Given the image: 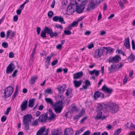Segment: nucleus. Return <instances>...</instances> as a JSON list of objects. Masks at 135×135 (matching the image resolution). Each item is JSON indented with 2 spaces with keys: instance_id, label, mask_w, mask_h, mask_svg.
Returning <instances> with one entry per match:
<instances>
[{
  "instance_id": "nucleus-1",
  "label": "nucleus",
  "mask_w": 135,
  "mask_h": 135,
  "mask_svg": "<svg viewBox=\"0 0 135 135\" xmlns=\"http://www.w3.org/2000/svg\"><path fill=\"white\" fill-rule=\"evenodd\" d=\"M105 108L106 110L111 112L112 113H116L118 110L119 107L118 105L114 104L112 103L107 104L104 103L100 104L98 107L97 110V114L94 117L95 120H98L100 119H103L105 118V116L102 117L103 109Z\"/></svg>"
},
{
  "instance_id": "nucleus-2",
  "label": "nucleus",
  "mask_w": 135,
  "mask_h": 135,
  "mask_svg": "<svg viewBox=\"0 0 135 135\" xmlns=\"http://www.w3.org/2000/svg\"><path fill=\"white\" fill-rule=\"evenodd\" d=\"M46 33L49 35L51 38L55 37L57 36L59 33L56 32H53L52 30L47 26L44 27V30H42L41 32V36L43 38H46Z\"/></svg>"
},
{
  "instance_id": "nucleus-3",
  "label": "nucleus",
  "mask_w": 135,
  "mask_h": 135,
  "mask_svg": "<svg viewBox=\"0 0 135 135\" xmlns=\"http://www.w3.org/2000/svg\"><path fill=\"white\" fill-rule=\"evenodd\" d=\"M32 116L30 114L25 115L23 117V122L25 125L24 128L25 130H28L29 129V122H31Z\"/></svg>"
},
{
  "instance_id": "nucleus-4",
  "label": "nucleus",
  "mask_w": 135,
  "mask_h": 135,
  "mask_svg": "<svg viewBox=\"0 0 135 135\" xmlns=\"http://www.w3.org/2000/svg\"><path fill=\"white\" fill-rule=\"evenodd\" d=\"M78 1L81 2L82 3L80 5L76 6V11L79 13H80L83 12L85 7V3L86 0H78Z\"/></svg>"
},
{
  "instance_id": "nucleus-5",
  "label": "nucleus",
  "mask_w": 135,
  "mask_h": 135,
  "mask_svg": "<svg viewBox=\"0 0 135 135\" xmlns=\"http://www.w3.org/2000/svg\"><path fill=\"white\" fill-rule=\"evenodd\" d=\"M99 3V2L97 0H90V4H88L87 8V11H90L91 10L95 8L96 5Z\"/></svg>"
},
{
  "instance_id": "nucleus-6",
  "label": "nucleus",
  "mask_w": 135,
  "mask_h": 135,
  "mask_svg": "<svg viewBox=\"0 0 135 135\" xmlns=\"http://www.w3.org/2000/svg\"><path fill=\"white\" fill-rule=\"evenodd\" d=\"M14 88L13 87L9 86L6 88L4 92V97L5 98H8L11 96L13 92Z\"/></svg>"
},
{
  "instance_id": "nucleus-7",
  "label": "nucleus",
  "mask_w": 135,
  "mask_h": 135,
  "mask_svg": "<svg viewBox=\"0 0 135 135\" xmlns=\"http://www.w3.org/2000/svg\"><path fill=\"white\" fill-rule=\"evenodd\" d=\"M104 51L105 50L102 48L96 50L94 52V57L97 58H99L103 54Z\"/></svg>"
},
{
  "instance_id": "nucleus-8",
  "label": "nucleus",
  "mask_w": 135,
  "mask_h": 135,
  "mask_svg": "<svg viewBox=\"0 0 135 135\" xmlns=\"http://www.w3.org/2000/svg\"><path fill=\"white\" fill-rule=\"evenodd\" d=\"M121 59V57L119 55H116L113 57L109 58L108 62L109 63H115L118 62Z\"/></svg>"
},
{
  "instance_id": "nucleus-9",
  "label": "nucleus",
  "mask_w": 135,
  "mask_h": 135,
  "mask_svg": "<svg viewBox=\"0 0 135 135\" xmlns=\"http://www.w3.org/2000/svg\"><path fill=\"white\" fill-rule=\"evenodd\" d=\"M15 68L14 64L12 62L10 63L7 67L6 69V73L9 74L12 73Z\"/></svg>"
},
{
  "instance_id": "nucleus-10",
  "label": "nucleus",
  "mask_w": 135,
  "mask_h": 135,
  "mask_svg": "<svg viewBox=\"0 0 135 135\" xmlns=\"http://www.w3.org/2000/svg\"><path fill=\"white\" fill-rule=\"evenodd\" d=\"M53 106V108L56 114L60 113L62 111L63 107L62 105H56V104H54Z\"/></svg>"
},
{
  "instance_id": "nucleus-11",
  "label": "nucleus",
  "mask_w": 135,
  "mask_h": 135,
  "mask_svg": "<svg viewBox=\"0 0 135 135\" xmlns=\"http://www.w3.org/2000/svg\"><path fill=\"white\" fill-rule=\"evenodd\" d=\"M48 118V115L47 114H43L39 117L38 119L39 121L41 123H45L46 122Z\"/></svg>"
},
{
  "instance_id": "nucleus-12",
  "label": "nucleus",
  "mask_w": 135,
  "mask_h": 135,
  "mask_svg": "<svg viewBox=\"0 0 135 135\" xmlns=\"http://www.w3.org/2000/svg\"><path fill=\"white\" fill-rule=\"evenodd\" d=\"M53 20L55 22H57L59 21V22L61 23L65 24V22L63 18L61 16H55L53 17Z\"/></svg>"
},
{
  "instance_id": "nucleus-13",
  "label": "nucleus",
  "mask_w": 135,
  "mask_h": 135,
  "mask_svg": "<svg viewBox=\"0 0 135 135\" xmlns=\"http://www.w3.org/2000/svg\"><path fill=\"white\" fill-rule=\"evenodd\" d=\"M101 97L104 98V94L101 92H99L98 91H95L94 93V98L95 100H97V98Z\"/></svg>"
},
{
  "instance_id": "nucleus-14",
  "label": "nucleus",
  "mask_w": 135,
  "mask_h": 135,
  "mask_svg": "<svg viewBox=\"0 0 135 135\" xmlns=\"http://www.w3.org/2000/svg\"><path fill=\"white\" fill-rule=\"evenodd\" d=\"M102 90L105 92V93L109 94L108 96L112 92L113 90L112 89H109L105 85H104L102 88Z\"/></svg>"
},
{
  "instance_id": "nucleus-15",
  "label": "nucleus",
  "mask_w": 135,
  "mask_h": 135,
  "mask_svg": "<svg viewBox=\"0 0 135 135\" xmlns=\"http://www.w3.org/2000/svg\"><path fill=\"white\" fill-rule=\"evenodd\" d=\"M75 11L74 9L73 8V5L71 4L67 7L66 13L69 15H70Z\"/></svg>"
},
{
  "instance_id": "nucleus-16",
  "label": "nucleus",
  "mask_w": 135,
  "mask_h": 135,
  "mask_svg": "<svg viewBox=\"0 0 135 135\" xmlns=\"http://www.w3.org/2000/svg\"><path fill=\"white\" fill-rule=\"evenodd\" d=\"M66 88V85L63 84L62 86H59L57 88L59 93L60 94H62L65 91Z\"/></svg>"
},
{
  "instance_id": "nucleus-17",
  "label": "nucleus",
  "mask_w": 135,
  "mask_h": 135,
  "mask_svg": "<svg viewBox=\"0 0 135 135\" xmlns=\"http://www.w3.org/2000/svg\"><path fill=\"white\" fill-rule=\"evenodd\" d=\"M74 133L73 131L72 128H68L64 130V135H72Z\"/></svg>"
},
{
  "instance_id": "nucleus-18",
  "label": "nucleus",
  "mask_w": 135,
  "mask_h": 135,
  "mask_svg": "<svg viewBox=\"0 0 135 135\" xmlns=\"http://www.w3.org/2000/svg\"><path fill=\"white\" fill-rule=\"evenodd\" d=\"M27 100L23 101L21 105V110L22 111L25 110L26 109L27 107Z\"/></svg>"
},
{
  "instance_id": "nucleus-19",
  "label": "nucleus",
  "mask_w": 135,
  "mask_h": 135,
  "mask_svg": "<svg viewBox=\"0 0 135 135\" xmlns=\"http://www.w3.org/2000/svg\"><path fill=\"white\" fill-rule=\"evenodd\" d=\"M83 75V72L82 71L75 73L73 75L74 79H77L80 78Z\"/></svg>"
},
{
  "instance_id": "nucleus-20",
  "label": "nucleus",
  "mask_w": 135,
  "mask_h": 135,
  "mask_svg": "<svg viewBox=\"0 0 135 135\" xmlns=\"http://www.w3.org/2000/svg\"><path fill=\"white\" fill-rule=\"evenodd\" d=\"M124 45L127 49H130V46L129 38H125L124 41Z\"/></svg>"
},
{
  "instance_id": "nucleus-21",
  "label": "nucleus",
  "mask_w": 135,
  "mask_h": 135,
  "mask_svg": "<svg viewBox=\"0 0 135 135\" xmlns=\"http://www.w3.org/2000/svg\"><path fill=\"white\" fill-rule=\"evenodd\" d=\"M117 66L116 65L113 64L110 67L109 69V72L112 73L116 71Z\"/></svg>"
},
{
  "instance_id": "nucleus-22",
  "label": "nucleus",
  "mask_w": 135,
  "mask_h": 135,
  "mask_svg": "<svg viewBox=\"0 0 135 135\" xmlns=\"http://www.w3.org/2000/svg\"><path fill=\"white\" fill-rule=\"evenodd\" d=\"M100 71L96 70H94L92 71H90L89 74L90 75H92L95 74V76L98 77L99 76V74Z\"/></svg>"
},
{
  "instance_id": "nucleus-23",
  "label": "nucleus",
  "mask_w": 135,
  "mask_h": 135,
  "mask_svg": "<svg viewBox=\"0 0 135 135\" xmlns=\"http://www.w3.org/2000/svg\"><path fill=\"white\" fill-rule=\"evenodd\" d=\"M49 113L50 115L49 119L52 120L54 119L56 117V115L53 113L51 109H49Z\"/></svg>"
},
{
  "instance_id": "nucleus-24",
  "label": "nucleus",
  "mask_w": 135,
  "mask_h": 135,
  "mask_svg": "<svg viewBox=\"0 0 135 135\" xmlns=\"http://www.w3.org/2000/svg\"><path fill=\"white\" fill-rule=\"evenodd\" d=\"M82 80L78 81L76 80L74 81L73 83L75 88L79 87L81 85L82 83Z\"/></svg>"
},
{
  "instance_id": "nucleus-25",
  "label": "nucleus",
  "mask_w": 135,
  "mask_h": 135,
  "mask_svg": "<svg viewBox=\"0 0 135 135\" xmlns=\"http://www.w3.org/2000/svg\"><path fill=\"white\" fill-rule=\"evenodd\" d=\"M35 101V99H32L28 101V106L30 107H32L34 106Z\"/></svg>"
},
{
  "instance_id": "nucleus-26",
  "label": "nucleus",
  "mask_w": 135,
  "mask_h": 135,
  "mask_svg": "<svg viewBox=\"0 0 135 135\" xmlns=\"http://www.w3.org/2000/svg\"><path fill=\"white\" fill-rule=\"evenodd\" d=\"M12 33L11 36L12 37H13L15 34V33L14 32H12V31L11 30H8L7 32L6 35V38L7 39L9 37V34L11 33Z\"/></svg>"
},
{
  "instance_id": "nucleus-27",
  "label": "nucleus",
  "mask_w": 135,
  "mask_h": 135,
  "mask_svg": "<svg viewBox=\"0 0 135 135\" xmlns=\"http://www.w3.org/2000/svg\"><path fill=\"white\" fill-rule=\"evenodd\" d=\"M18 89V86L17 85L16 86L15 91L14 93V94L12 97V99L14 100L15 98L17 95V92Z\"/></svg>"
},
{
  "instance_id": "nucleus-28",
  "label": "nucleus",
  "mask_w": 135,
  "mask_h": 135,
  "mask_svg": "<svg viewBox=\"0 0 135 135\" xmlns=\"http://www.w3.org/2000/svg\"><path fill=\"white\" fill-rule=\"evenodd\" d=\"M45 101L46 103L49 104H50L51 105H53V102L52 99L49 98H46L45 99Z\"/></svg>"
},
{
  "instance_id": "nucleus-29",
  "label": "nucleus",
  "mask_w": 135,
  "mask_h": 135,
  "mask_svg": "<svg viewBox=\"0 0 135 135\" xmlns=\"http://www.w3.org/2000/svg\"><path fill=\"white\" fill-rule=\"evenodd\" d=\"M72 89L71 88H69L66 90L65 94L67 96H69L71 93Z\"/></svg>"
},
{
  "instance_id": "nucleus-30",
  "label": "nucleus",
  "mask_w": 135,
  "mask_h": 135,
  "mask_svg": "<svg viewBox=\"0 0 135 135\" xmlns=\"http://www.w3.org/2000/svg\"><path fill=\"white\" fill-rule=\"evenodd\" d=\"M45 92L46 94H51L52 93V91L51 89L50 88L46 89L45 90Z\"/></svg>"
},
{
  "instance_id": "nucleus-31",
  "label": "nucleus",
  "mask_w": 135,
  "mask_h": 135,
  "mask_svg": "<svg viewBox=\"0 0 135 135\" xmlns=\"http://www.w3.org/2000/svg\"><path fill=\"white\" fill-rule=\"evenodd\" d=\"M122 129L119 128L118 129L117 131L114 132L113 135H118L121 132Z\"/></svg>"
},
{
  "instance_id": "nucleus-32",
  "label": "nucleus",
  "mask_w": 135,
  "mask_h": 135,
  "mask_svg": "<svg viewBox=\"0 0 135 135\" xmlns=\"http://www.w3.org/2000/svg\"><path fill=\"white\" fill-rule=\"evenodd\" d=\"M36 79L37 77H36L34 76L32 77L30 80V83L32 84H34Z\"/></svg>"
},
{
  "instance_id": "nucleus-33",
  "label": "nucleus",
  "mask_w": 135,
  "mask_h": 135,
  "mask_svg": "<svg viewBox=\"0 0 135 135\" xmlns=\"http://www.w3.org/2000/svg\"><path fill=\"white\" fill-rule=\"evenodd\" d=\"M54 15L53 12L52 11H49L47 14L48 17L50 18H51Z\"/></svg>"
},
{
  "instance_id": "nucleus-34",
  "label": "nucleus",
  "mask_w": 135,
  "mask_h": 135,
  "mask_svg": "<svg viewBox=\"0 0 135 135\" xmlns=\"http://www.w3.org/2000/svg\"><path fill=\"white\" fill-rule=\"evenodd\" d=\"M52 135H60L59 133L58 130H55L52 132Z\"/></svg>"
},
{
  "instance_id": "nucleus-35",
  "label": "nucleus",
  "mask_w": 135,
  "mask_h": 135,
  "mask_svg": "<svg viewBox=\"0 0 135 135\" xmlns=\"http://www.w3.org/2000/svg\"><path fill=\"white\" fill-rule=\"evenodd\" d=\"M85 85L87 87L90 86L91 85L90 82L88 80H86L85 81Z\"/></svg>"
},
{
  "instance_id": "nucleus-36",
  "label": "nucleus",
  "mask_w": 135,
  "mask_h": 135,
  "mask_svg": "<svg viewBox=\"0 0 135 135\" xmlns=\"http://www.w3.org/2000/svg\"><path fill=\"white\" fill-rule=\"evenodd\" d=\"M2 46L4 48H6L8 47V44L7 42H3L2 43Z\"/></svg>"
},
{
  "instance_id": "nucleus-37",
  "label": "nucleus",
  "mask_w": 135,
  "mask_h": 135,
  "mask_svg": "<svg viewBox=\"0 0 135 135\" xmlns=\"http://www.w3.org/2000/svg\"><path fill=\"white\" fill-rule=\"evenodd\" d=\"M80 117L79 115L78 114L74 116V120L77 121Z\"/></svg>"
},
{
  "instance_id": "nucleus-38",
  "label": "nucleus",
  "mask_w": 135,
  "mask_h": 135,
  "mask_svg": "<svg viewBox=\"0 0 135 135\" xmlns=\"http://www.w3.org/2000/svg\"><path fill=\"white\" fill-rule=\"evenodd\" d=\"M114 50V49L112 48L108 49L107 51L106 54H112L113 52V51Z\"/></svg>"
},
{
  "instance_id": "nucleus-39",
  "label": "nucleus",
  "mask_w": 135,
  "mask_h": 135,
  "mask_svg": "<svg viewBox=\"0 0 135 135\" xmlns=\"http://www.w3.org/2000/svg\"><path fill=\"white\" fill-rule=\"evenodd\" d=\"M116 52L118 54H121L123 55V56L125 55V54L124 53V52L123 51H122V50L117 49L116 51Z\"/></svg>"
},
{
  "instance_id": "nucleus-40",
  "label": "nucleus",
  "mask_w": 135,
  "mask_h": 135,
  "mask_svg": "<svg viewBox=\"0 0 135 135\" xmlns=\"http://www.w3.org/2000/svg\"><path fill=\"white\" fill-rule=\"evenodd\" d=\"M64 33L67 35H69L71 34V31L68 30H66L64 31Z\"/></svg>"
},
{
  "instance_id": "nucleus-41",
  "label": "nucleus",
  "mask_w": 135,
  "mask_h": 135,
  "mask_svg": "<svg viewBox=\"0 0 135 135\" xmlns=\"http://www.w3.org/2000/svg\"><path fill=\"white\" fill-rule=\"evenodd\" d=\"M38 119H36L35 120L34 122H33L32 124L33 126H37L38 125Z\"/></svg>"
},
{
  "instance_id": "nucleus-42",
  "label": "nucleus",
  "mask_w": 135,
  "mask_h": 135,
  "mask_svg": "<svg viewBox=\"0 0 135 135\" xmlns=\"http://www.w3.org/2000/svg\"><path fill=\"white\" fill-rule=\"evenodd\" d=\"M129 58L132 61H133L135 59V57L132 54H131L129 57Z\"/></svg>"
},
{
  "instance_id": "nucleus-43",
  "label": "nucleus",
  "mask_w": 135,
  "mask_h": 135,
  "mask_svg": "<svg viewBox=\"0 0 135 135\" xmlns=\"http://www.w3.org/2000/svg\"><path fill=\"white\" fill-rule=\"evenodd\" d=\"M78 21H74L71 24L73 26H76L78 25Z\"/></svg>"
},
{
  "instance_id": "nucleus-44",
  "label": "nucleus",
  "mask_w": 135,
  "mask_h": 135,
  "mask_svg": "<svg viewBox=\"0 0 135 135\" xmlns=\"http://www.w3.org/2000/svg\"><path fill=\"white\" fill-rule=\"evenodd\" d=\"M7 119V117L5 115H3L1 118V121L2 122L5 121Z\"/></svg>"
},
{
  "instance_id": "nucleus-45",
  "label": "nucleus",
  "mask_w": 135,
  "mask_h": 135,
  "mask_svg": "<svg viewBox=\"0 0 135 135\" xmlns=\"http://www.w3.org/2000/svg\"><path fill=\"white\" fill-rule=\"evenodd\" d=\"M45 127L44 126L42 127L39 130V131L43 134V132L45 131Z\"/></svg>"
},
{
  "instance_id": "nucleus-46",
  "label": "nucleus",
  "mask_w": 135,
  "mask_h": 135,
  "mask_svg": "<svg viewBox=\"0 0 135 135\" xmlns=\"http://www.w3.org/2000/svg\"><path fill=\"white\" fill-rule=\"evenodd\" d=\"M62 101V100H61L60 101L57 102L56 103H55L54 104H56V105L59 104V105H62L63 104Z\"/></svg>"
},
{
  "instance_id": "nucleus-47",
  "label": "nucleus",
  "mask_w": 135,
  "mask_h": 135,
  "mask_svg": "<svg viewBox=\"0 0 135 135\" xmlns=\"http://www.w3.org/2000/svg\"><path fill=\"white\" fill-rule=\"evenodd\" d=\"M78 110V108L76 106H74L71 107V111H73V112H74V111H76Z\"/></svg>"
},
{
  "instance_id": "nucleus-48",
  "label": "nucleus",
  "mask_w": 135,
  "mask_h": 135,
  "mask_svg": "<svg viewBox=\"0 0 135 135\" xmlns=\"http://www.w3.org/2000/svg\"><path fill=\"white\" fill-rule=\"evenodd\" d=\"M91 132L89 130H87L82 135H90V134Z\"/></svg>"
},
{
  "instance_id": "nucleus-49",
  "label": "nucleus",
  "mask_w": 135,
  "mask_h": 135,
  "mask_svg": "<svg viewBox=\"0 0 135 135\" xmlns=\"http://www.w3.org/2000/svg\"><path fill=\"white\" fill-rule=\"evenodd\" d=\"M132 49L133 50H134L135 49V44L133 40L132 41Z\"/></svg>"
},
{
  "instance_id": "nucleus-50",
  "label": "nucleus",
  "mask_w": 135,
  "mask_h": 135,
  "mask_svg": "<svg viewBox=\"0 0 135 135\" xmlns=\"http://www.w3.org/2000/svg\"><path fill=\"white\" fill-rule=\"evenodd\" d=\"M18 19V16L17 15H15L13 16V21L15 22L17 21Z\"/></svg>"
},
{
  "instance_id": "nucleus-51",
  "label": "nucleus",
  "mask_w": 135,
  "mask_h": 135,
  "mask_svg": "<svg viewBox=\"0 0 135 135\" xmlns=\"http://www.w3.org/2000/svg\"><path fill=\"white\" fill-rule=\"evenodd\" d=\"M11 109V108L10 107L8 108L7 109L6 111L4 112V114L6 115H7L9 113Z\"/></svg>"
},
{
  "instance_id": "nucleus-52",
  "label": "nucleus",
  "mask_w": 135,
  "mask_h": 135,
  "mask_svg": "<svg viewBox=\"0 0 135 135\" xmlns=\"http://www.w3.org/2000/svg\"><path fill=\"white\" fill-rule=\"evenodd\" d=\"M18 72V70H15L13 72L12 75V77H14L16 76V74Z\"/></svg>"
},
{
  "instance_id": "nucleus-53",
  "label": "nucleus",
  "mask_w": 135,
  "mask_h": 135,
  "mask_svg": "<svg viewBox=\"0 0 135 135\" xmlns=\"http://www.w3.org/2000/svg\"><path fill=\"white\" fill-rule=\"evenodd\" d=\"M9 57L10 58H12L14 57V55L13 52H11L9 54Z\"/></svg>"
},
{
  "instance_id": "nucleus-54",
  "label": "nucleus",
  "mask_w": 135,
  "mask_h": 135,
  "mask_svg": "<svg viewBox=\"0 0 135 135\" xmlns=\"http://www.w3.org/2000/svg\"><path fill=\"white\" fill-rule=\"evenodd\" d=\"M58 62V60H55L53 61L51 63V65L52 66H54Z\"/></svg>"
},
{
  "instance_id": "nucleus-55",
  "label": "nucleus",
  "mask_w": 135,
  "mask_h": 135,
  "mask_svg": "<svg viewBox=\"0 0 135 135\" xmlns=\"http://www.w3.org/2000/svg\"><path fill=\"white\" fill-rule=\"evenodd\" d=\"M5 34L4 32L2 31L0 33L1 37L2 38H4L5 37Z\"/></svg>"
},
{
  "instance_id": "nucleus-56",
  "label": "nucleus",
  "mask_w": 135,
  "mask_h": 135,
  "mask_svg": "<svg viewBox=\"0 0 135 135\" xmlns=\"http://www.w3.org/2000/svg\"><path fill=\"white\" fill-rule=\"evenodd\" d=\"M71 4L73 6H74L76 3V2L75 0H71L70 2Z\"/></svg>"
},
{
  "instance_id": "nucleus-57",
  "label": "nucleus",
  "mask_w": 135,
  "mask_h": 135,
  "mask_svg": "<svg viewBox=\"0 0 135 135\" xmlns=\"http://www.w3.org/2000/svg\"><path fill=\"white\" fill-rule=\"evenodd\" d=\"M55 0H54L52 1L51 4V8H54L55 4Z\"/></svg>"
},
{
  "instance_id": "nucleus-58",
  "label": "nucleus",
  "mask_w": 135,
  "mask_h": 135,
  "mask_svg": "<svg viewBox=\"0 0 135 135\" xmlns=\"http://www.w3.org/2000/svg\"><path fill=\"white\" fill-rule=\"evenodd\" d=\"M55 27L57 28H60V29H62L63 28V27L61 25H55Z\"/></svg>"
},
{
  "instance_id": "nucleus-59",
  "label": "nucleus",
  "mask_w": 135,
  "mask_h": 135,
  "mask_svg": "<svg viewBox=\"0 0 135 135\" xmlns=\"http://www.w3.org/2000/svg\"><path fill=\"white\" fill-rule=\"evenodd\" d=\"M94 47V44L93 43H92L89 45L88 46V48L89 49H91Z\"/></svg>"
},
{
  "instance_id": "nucleus-60",
  "label": "nucleus",
  "mask_w": 135,
  "mask_h": 135,
  "mask_svg": "<svg viewBox=\"0 0 135 135\" xmlns=\"http://www.w3.org/2000/svg\"><path fill=\"white\" fill-rule=\"evenodd\" d=\"M118 3L119 5L121 7L123 8H124V5L122 2L121 1H120Z\"/></svg>"
},
{
  "instance_id": "nucleus-61",
  "label": "nucleus",
  "mask_w": 135,
  "mask_h": 135,
  "mask_svg": "<svg viewBox=\"0 0 135 135\" xmlns=\"http://www.w3.org/2000/svg\"><path fill=\"white\" fill-rule=\"evenodd\" d=\"M37 34L38 35L39 34L41 30V28L39 27H38L37 28Z\"/></svg>"
},
{
  "instance_id": "nucleus-62",
  "label": "nucleus",
  "mask_w": 135,
  "mask_h": 135,
  "mask_svg": "<svg viewBox=\"0 0 135 135\" xmlns=\"http://www.w3.org/2000/svg\"><path fill=\"white\" fill-rule=\"evenodd\" d=\"M21 12L22 10L18 9L16 11V13L17 15H20L21 14Z\"/></svg>"
},
{
  "instance_id": "nucleus-63",
  "label": "nucleus",
  "mask_w": 135,
  "mask_h": 135,
  "mask_svg": "<svg viewBox=\"0 0 135 135\" xmlns=\"http://www.w3.org/2000/svg\"><path fill=\"white\" fill-rule=\"evenodd\" d=\"M62 45L61 44H59L57 45L56 46V48L58 49H60L62 47Z\"/></svg>"
},
{
  "instance_id": "nucleus-64",
  "label": "nucleus",
  "mask_w": 135,
  "mask_h": 135,
  "mask_svg": "<svg viewBox=\"0 0 135 135\" xmlns=\"http://www.w3.org/2000/svg\"><path fill=\"white\" fill-rule=\"evenodd\" d=\"M101 133L100 132H94L93 134H91V135H100Z\"/></svg>"
}]
</instances>
